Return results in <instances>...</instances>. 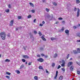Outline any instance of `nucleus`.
<instances>
[{
  "mask_svg": "<svg viewBox=\"0 0 80 80\" xmlns=\"http://www.w3.org/2000/svg\"><path fill=\"white\" fill-rule=\"evenodd\" d=\"M6 74H7V75H11V73L8 72H6Z\"/></svg>",
  "mask_w": 80,
  "mask_h": 80,
  "instance_id": "obj_26",
  "label": "nucleus"
},
{
  "mask_svg": "<svg viewBox=\"0 0 80 80\" xmlns=\"http://www.w3.org/2000/svg\"><path fill=\"white\" fill-rule=\"evenodd\" d=\"M5 12H6L7 13H8L10 12V10L9 9H6L5 11Z\"/></svg>",
  "mask_w": 80,
  "mask_h": 80,
  "instance_id": "obj_21",
  "label": "nucleus"
},
{
  "mask_svg": "<svg viewBox=\"0 0 80 80\" xmlns=\"http://www.w3.org/2000/svg\"><path fill=\"white\" fill-rule=\"evenodd\" d=\"M77 42H80V40H77Z\"/></svg>",
  "mask_w": 80,
  "mask_h": 80,
  "instance_id": "obj_56",
  "label": "nucleus"
},
{
  "mask_svg": "<svg viewBox=\"0 0 80 80\" xmlns=\"http://www.w3.org/2000/svg\"><path fill=\"white\" fill-rule=\"evenodd\" d=\"M46 73H50V72H48V71H47V69H46Z\"/></svg>",
  "mask_w": 80,
  "mask_h": 80,
  "instance_id": "obj_37",
  "label": "nucleus"
},
{
  "mask_svg": "<svg viewBox=\"0 0 80 80\" xmlns=\"http://www.w3.org/2000/svg\"><path fill=\"white\" fill-rule=\"evenodd\" d=\"M76 35L78 37L80 38V32H78L77 34H76Z\"/></svg>",
  "mask_w": 80,
  "mask_h": 80,
  "instance_id": "obj_16",
  "label": "nucleus"
},
{
  "mask_svg": "<svg viewBox=\"0 0 80 80\" xmlns=\"http://www.w3.org/2000/svg\"><path fill=\"white\" fill-rule=\"evenodd\" d=\"M65 32L68 36L69 35V31L68 29L66 30Z\"/></svg>",
  "mask_w": 80,
  "mask_h": 80,
  "instance_id": "obj_6",
  "label": "nucleus"
},
{
  "mask_svg": "<svg viewBox=\"0 0 80 80\" xmlns=\"http://www.w3.org/2000/svg\"><path fill=\"white\" fill-rule=\"evenodd\" d=\"M62 19H63V18H58V19L59 20H62Z\"/></svg>",
  "mask_w": 80,
  "mask_h": 80,
  "instance_id": "obj_49",
  "label": "nucleus"
},
{
  "mask_svg": "<svg viewBox=\"0 0 80 80\" xmlns=\"http://www.w3.org/2000/svg\"><path fill=\"white\" fill-rule=\"evenodd\" d=\"M14 21L13 20H11L9 24L10 26H13V24Z\"/></svg>",
  "mask_w": 80,
  "mask_h": 80,
  "instance_id": "obj_5",
  "label": "nucleus"
},
{
  "mask_svg": "<svg viewBox=\"0 0 80 80\" xmlns=\"http://www.w3.org/2000/svg\"><path fill=\"white\" fill-rule=\"evenodd\" d=\"M78 52V53H80V48H78L77 49Z\"/></svg>",
  "mask_w": 80,
  "mask_h": 80,
  "instance_id": "obj_22",
  "label": "nucleus"
},
{
  "mask_svg": "<svg viewBox=\"0 0 80 80\" xmlns=\"http://www.w3.org/2000/svg\"><path fill=\"white\" fill-rule=\"evenodd\" d=\"M61 66H62V67H64V66H65V62L62 64H61Z\"/></svg>",
  "mask_w": 80,
  "mask_h": 80,
  "instance_id": "obj_33",
  "label": "nucleus"
},
{
  "mask_svg": "<svg viewBox=\"0 0 80 80\" xmlns=\"http://www.w3.org/2000/svg\"><path fill=\"white\" fill-rule=\"evenodd\" d=\"M5 62H10V60L8 59H7L5 60Z\"/></svg>",
  "mask_w": 80,
  "mask_h": 80,
  "instance_id": "obj_13",
  "label": "nucleus"
},
{
  "mask_svg": "<svg viewBox=\"0 0 80 80\" xmlns=\"http://www.w3.org/2000/svg\"><path fill=\"white\" fill-rule=\"evenodd\" d=\"M6 77L8 78V79H10V77L8 76H6Z\"/></svg>",
  "mask_w": 80,
  "mask_h": 80,
  "instance_id": "obj_31",
  "label": "nucleus"
},
{
  "mask_svg": "<svg viewBox=\"0 0 80 80\" xmlns=\"http://www.w3.org/2000/svg\"><path fill=\"white\" fill-rule=\"evenodd\" d=\"M22 62H26V60L24 59H22Z\"/></svg>",
  "mask_w": 80,
  "mask_h": 80,
  "instance_id": "obj_28",
  "label": "nucleus"
},
{
  "mask_svg": "<svg viewBox=\"0 0 80 80\" xmlns=\"http://www.w3.org/2000/svg\"><path fill=\"white\" fill-rule=\"evenodd\" d=\"M63 78V76L61 75L59 78V80H62Z\"/></svg>",
  "mask_w": 80,
  "mask_h": 80,
  "instance_id": "obj_8",
  "label": "nucleus"
},
{
  "mask_svg": "<svg viewBox=\"0 0 80 80\" xmlns=\"http://www.w3.org/2000/svg\"><path fill=\"white\" fill-rule=\"evenodd\" d=\"M29 4L30 5H31V6H32V7H34V6L33 5V4L32 3V2H29Z\"/></svg>",
  "mask_w": 80,
  "mask_h": 80,
  "instance_id": "obj_18",
  "label": "nucleus"
},
{
  "mask_svg": "<svg viewBox=\"0 0 80 80\" xmlns=\"http://www.w3.org/2000/svg\"><path fill=\"white\" fill-rule=\"evenodd\" d=\"M76 3L78 4V3H80V0H76Z\"/></svg>",
  "mask_w": 80,
  "mask_h": 80,
  "instance_id": "obj_17",
  "label": "nucleus"
},
{
  "mask_svg": "<svg viewBox=\"0 0 80 80\" xmlns=\"http://www.w3.org/2000/svg\"><path fill=\"white\" fill-rule=\"evenodd\" d=\"M39 69H41V70H43V71H44V69H43V67H42V66H40L39 67Z\"/></svg>",
  "mask_w": 80,
  "mask_h": 80,
  "instance_id": "obj_12",
  "label": "nucleus"
},
{
  "mask_svg": "<svg viewBox=\"0 0 80 80\" xmlns=\"http://www.w3.org/2000/svg\"><path fill=\"white\" fill-rule=\"evenodd\" d=\"M43 24H41V23L40 24V26L41 27H42V26H43Z\"/></svg>",
  "mask_w": 80,
  "mask_h": 80,
  "instance_id": "obj_48",
  "label": "nucleus"
},
{
  "mask_svg": "<svg viewBox=\"0 0 80 80\" xmlns=\"http://www.w3.org/2000/svg\"><path fill=\"white\" fill-rule=\"evenodd\" d=\"M69 56H70V54H68L67 57V59H68V57H69Z\"/></svg>",
  "mask_w": 80,
  "mask_h": 80,
  "instance_id": "obj_34",
  "label": "nucleus"
},
{
  "mask_svg": "<svg viewBox=\"0 0 80 80\" xmlns=\"http://www.w3.org/2000/svg\"><path fill=\"white\" fill-rule=\"evenodd\" d=\"M31 12H32V13H35V10H32Z\"/></svg>",
  "mask_w": 80,
  "mask_h": 80,
  "instance_id": "obj_45",
  "label": "nucleus"
},
{
  "mask_svg": "<svg viewBox=\"0 0 80 80\" xmlns=\"http://www.w3.org/2000/svg\"><path fill=\"white\" fill-rule=\"evenodd\" d=\"M34 32L35 34H37V32L36 31H34Z\"/></svg>",
  "mask_w": 80,
  "mask_h": 80,
  "instance_id": "obj_44",
  "label": "nucleus"
},
{
  "mask_svg": "<svg viewBox=\"0 0 80 80\" xmlns=\"http://www.w3.org/2000/svg\"><path fill=\"white\" fill-rule=\"evenodd\" d=\"M6 34H5V32H2L0 33V36L2 38V39L3 40H5V37H6Z\"/></svg>",
  "mask_w": 80,
  "mask_h": 80,
  "instance_id": "obj_1",
  "label": "nucleus"
},
{
  "mask_svg": "<svg viewBox=\"0 0 80 80\" xmlns=\"http://www.w3.org/2000/svg\"><path fill=\"white\" fill-rule=\"evenodd\" d=\"M23 67H24V64H22L21 66L20 69H21V68H23Z\"/></svg>",
  "mask_w": 80,
  "mask_h": 80,
  "instance_id": "obj_15",
  "label": "nucleus"
},
{
  "mask_svg": "<svg viewBox=\"0 0 80 80\" xmlns=\"http://www.w3.org/2000/svg\"><path fill=\"white\" fill-rule=\"evenodd\" d=\"M73 28H74V29H75L76 28H77V27L75 26H74L73 27Z\"/></svg>",
  "mask_w": 80,
  "mask_h": 80,
  "instance_id": "obj_52",
  "label": "nucleus"
},
{
  "mask_svg": "<svg viewBox=\"0 0 80 80\" xmlns=\"http://www.w3.org/2000/svg\"><path fill=\"white\" fill-rule=\"evenodd\" d=\"M41 38L44 41H47V39L45 38V37L43 36H42L41 37Z\"/></svg>",
  "mask_w": 80,
  "mask_h": 80,
  "instance_id": "obj_10",
  "label": "nucleus"
},
{
  "mask_svg": "<svg viewBox=\"0 0 80 80\" xmlns=\"http://www.w3.org/2000/svg\"><path fill=\"white\" fill-rule=\"evenodd\" d=\"M52 67H55V63H52Z\"/></svg>",
  "mask_w": 80,
  "mask_h": 80,
  "instance_id": "obj_30",
  "label": "nucleus"
},
{
  "mask_svg": "<svg viewBox=\"0 0 80 80\" xmlns=\"http://www.w3.org/2000/svg\"><path fill=\"white\" fill-rule=\"evenodd\" d=\"M52 4H53L54 5H55V6L57 5V3H56V2H52Z\"/></svg>",
  "mask_w": 80,
  "mask_h": 80,
  "instance_id": "obj_24",
  "label": "nucleus"
},
{
  "mask_svg": "<svg viewBox=\"0 0 80 80\" xmlns=\"http://www.w3.org/2000/svg\"><path fill=\"white\" fill-rule=\"evenodd\" d=\"M17 73L18 74V73H20V71L17 70Z\"/></svg>",
  "mask_w": 80,
  "mask_h": 80,
  "instance_id": "obj_38",
  "label": "nucleus"
},
{
  "mask_svg": "<svg viewBox=\"0 0 80 80\" xmlns=\"http://www.w3.org/2000/svg\"><path fill=\"white\" fill-rule=\"evenodd\" d=\"M77 9L78 11L77 16V17H79V15H80V9H79V8H78Z\"/></svg>",
  "mask_w": 80,
  "mask_h": 80,
  "instance_id": "obj_3",
  "label": "nucleus"
},
{
  "mask_svg": "<svg viewBox=\"0 0 80 80\" xmlns=\"http://www.w3.org/2000/svg\"><path fill=\"white\" fill-rule=\"evenodd\" d=\"M57 75H55V76L54 77V79H57Z\"/></svg>",
  "mask_w": 80,
  "mask_h": 80,
  "instance_id": "obj_36",
  "label": "nucleus"
},
{
  "mask_svg": "<svg viewBox=\"0 0 80 80\" xmlns=\"http://www.w3.org/2000/svg\"><path fill=\"white\" fill-rule=\"evenodd\" d=\"M23 48H24V50H26V49L25 48V47H23Z\"/></svg>",
  "mask_w": 80,
  "mask_h": 80,
  "instance_id": "obj_58",
  "label": "nucleus"
},
{
  "mask_svg": "<svg viewBox=\"0 0 80 80\" xmlns=\"http://www.w3.org/2000/svg\"><path fill=\"white\" fill-rule=\"evenodd\" d=\"M51 40H55V38H51Z\"/></svg>",
  "mask_w": 80,
  "mask_h": 80,
  "instance_id": "obj_39",
  "label": "nucleus"
},
{
  "mask_svg": "<svg viewBox=\"0 0 80 80\" xmlns=\"http://www.w3.org/2000/svg\"><path fill=\"white\" fill-rule=\"evenodd\" d=\"M40 49L41 50H43V48H41Z\"/></svg>",
  "mask_w": 80,
  "mask_h": 80,
  "instance_id": "obj_59",
  "label": "nucleus"
},
{
  "mask_svg": "<svg viewBox=\"0 0 80 80\" xmlns=\"http://www.w3.org/2000/svg\"><path fill=\"white\" fill-rule=\"evenodd\" d=\"M58 71H56V75H58Z\"/></svg>",
  "mask_w": 80,
  "mask_h": 80,
  "instance_id": "obj_50",
  "label": "nucleus"
},
{
  "mask_svg": "<svg viewBox=\"0 0 80 80\" xmlns=\"http://www.w3.org/2000/svg\"><path fill=\"white\" fill-rule=\"evenodd\" d=\"M23 57L24 58H26V59L29 58V56L27 55H24L23 56Z\"/></svg>",
  "mask_w": 80,
  "mask_h": 80,
  "instance_id": "obj_7",
  "label": "nucleus"
},
{
  "mask_svg": "<svg viewBox=\"0 0 80 80\" xmlns=\"http://www.w3.org/2000/svg\"><path fill=\"white\" fill-rule=\"evenodd\" d=\"M64 30H65V28H64V27H62L61 31H62V32H63Z\"/></svg>",
  "mask_w": 80,
  "mask_h": 80,
  "instance_id": "obj_25",
  "label": "nucleus"
},
{
  "mask_svg": "<svg viewBox=\"0 0 80 80\" xmlns=\"http://www.w3.org/2000/svg\"><path fill=\"white\" fill-rule=\"evenodd\" d=\"M58 56V54L57 53H55L54 54L53 58H57Z\"/></svg>",
  "mask_w": 80,
  "mask_h": 80,
  "instance_id": "obj_11",
  "label": "nucleus"
},
{
  "mask_svg": "<svg viewBox=\"0 0 80 80\" xmlns=\"http://www.w3.org/2000/svg\"><path fill=\"white\" fill-rule=\"evenodd\" d=\"M62 23H64L65 21H62Z\"/></svg>",
  "mask_w": 80,
  "mask_h": 80,
  "instance_id": "obj_63",
  "label": "nucleus"
},
{
  "mask_svg": "<svg viewBox=\"0 0 80 80\" xmlns=\"http://www.w3.org/2000/svg\"><path fill=\"white\" fill-rule=\"evenodd\" d=\"M45 58H47L48 57V56L47 55H44V56Z\"/></svg>",
  "mask_w": 80,
  "mask_h": 80,
  "instance_id": "obj_51",
  "label": "nucleus"
},
{
  "mask_svg": "<svg viewBox=\"0 0 80 80\" xmlns=\"http://www.w3.org/2000/svg\"><path fill=\"white\" fill-rule=\"evenodd\" d=\"M59 22H55V24H58V23Z\"/></svg>",
  "mask_w": 80,
  "mask_h": 80,
  "instance_id": "obj_55",
  "label": "nucleus"
},
{
  "mask_svg": "<svg viewBox=\"0 0 80 80\" xmlns=\"http://www.w3.org/2000/svg\"><path fill=\"white\" fill-rule=\"evenodd\" d=\"M74 68V67H73V65L71 66L70 68V70L71 71H73V70Z\"/></svg>",
  "mask_w": 80,
  "mask_h": 80,
  "instance_id": "obj_9",
  "label": "nucleus"
},
{
  "mask_svg": "<svg viewBox=\"0 0 80 80\" xmlns=\"http://www.w3.org/2000/svg\"><path fill=\"white\" fill-rule=\"evenodd\" d=\"M62 71H63L64 72H65V68H62Z\"/></svg>",
  "mask_w": 80,
  "mask_h": 80,
  "instance_id": "obj_43",
  "label": "nucleus"
},
{
  "mask_svg": "<svg viewBox=\"0 0 80 80\" xmlns=\"http://www.w3.org/2000/svg\"><path fill=\"white\" fill-rule=\"evenodd\" d=\"M72 64H73V62H69L68 63L67 66L68 67H70V66H71Z\"/></svg>",
  "mask_w": 80,
  "mask_h": 80,
  "instance_id": "obj_4",
  "label": "nucleus"
},
{
  "mask_svg": "<svg viewBox=\"0 0 80 80\" xmlns=\"http://www.w3.org/2000/svg\"><path fill=\"white\" fill-rule=\"evenodd\" d=\"M73 53H74V54H77V53H78V51H77L76 50H74L73 51Z\"/></svg>",
  "mask_w": 80,
  "mask_h": 80,
  "instance_id": "obj_14",
  "label": "nucleus"
},
{
  "mask_svg": "<svg viewBox=\"0 0 80 80\" xmlns=\"http://www.w3.org/2000/svg\"><path fill=\"white\" fill-rule=\"evenodd\" d=\"M16 31H17V30H18V28H16Z\"/></svg>",
  "mask_w": 80,
  "mask_h": 80,
  "instance_id": "obj_57",
  "label": "nucleus"
},
{
  "mask_svg": "<svg viewBox=\"0 0 80 80\" xmlns=\"http://www.w3.org/2000/svg\"><path fill=\"white\" fill-rule=\"evenodd\" d=\"M31 17H32V16H31V15H29L28 16V18H31Z\"/></svg>",
  "mask_w": 80,
  "mask_h": 80,
  "instance_id": "obj_29",
  "label": "nucleus"
},
{
  "mask_svg": "<svg viewBox=\"0 0 80 80\" xmlns=\"http://www.w3.org/2000/svg\"><path fill=\"white\" fill-rule=\"evenodd\" d=\"M25 64H26V65H27V62H26Z\"/></svg>",
  "mask_w": 80,
  "mask_h": 80,
  "instance_id": "obj_62",
  "label": "nucleus"
},
{
  "mask_svg": "<svg viewBox=\"0 0 80 80\" xmlns=\"http://www.w3.org/2000/svg\"><path fill=\"white\" fill-rule=\"evenodd\" d=\"M60 67H61V66H60V65H59L57 68L58 69H59V68H60Z\"/></svg>",
  "mask_w": 80,
  "mask_h": 80,
  "instance_id": "obj_46",
  "label": "nucleus"
},
{
  "mask_svg": "<svg viewBox=\"0 0 80 80\" xmlns=\"http://www.w3.org/2000/svg\"><path fill=\"white\" fill-rule=\"evenodd\" d=\"M37 57H40V55L38 54L37 55Z\"/></svg>",
  "mask_w": 80,
  "mask_h": 80,
  "instance_id": "obj_42",
  "label": "nucleus"
},
{
  "mask_svg": "<svg viewBox=\"0 0 80 80\" xmlns=\"http://www.w3.org/2000/svg\"><path fill=\"white\" fill-rule=\"evenodd\" d=\"M74 8V11H77V8Z\"/></svg>",
  "mask_w": 80,
  "mask_h": 80,
  "instance_id": "obj_47",
  "label": "nucleus"
},
{
  "mask_svg": "<svg viewBox=\"0 0 80 80\" xmlns=\"http://www.w3.org/2000/svg\"><path fill=\"white\" fill-rule=\"evenodd\" d=\"M46 10L47 12H49L50 11V10H49V9H48L47 8L46 9Z\"/></svg>",
  "mask_w": 80,
  "mask_h": 80,
  "instance_id": "obj_32",
  "label": "nucleus"
},
{
  "mask_svg": "<svg viewBox=\"0 0 80 80\" xmlns=\"http://www.w3.org/2000/svg\"><path fill=\"white\" fill-rule=\"evenodd\" d=\"M41 56H42V57H44V56H45V55H44V54L43 53H42L41 54Z\"/></svg>",
  "mask_w": 80,
  "mask_h": 80,
  "instance_id": "obj_41",
  "label": "nucleus"
},
{
  "mask_svg": "<svg viewBox=\"0 0 80 80\" xmlns=\"http://www.w3.org/2000/svg\"><path fill=\"white\" fill-rule=\"evenodd\" d=\"M34 78L35 79V80H38V77H37V76H35L34 77Z\"/></svg>",
  "mask_w": 80,
  "mask_h": 80,
  "instance_id": "obj_20",
  "label": "nucleus"
},
{
  "mask_svg": "<svg viewBox=\"0 0 80 80\" xmlns=\"http://www.w3.org/2000/svg\"><path fill=\"white\" fill-rule=\"evenodd\" d=\"M8 7L9 8H11V5L10 4H9Z\"/></svg>",
  "mask_w": 80,
  "mask_h": 80,
  "instance_id": "obj_35",
  "label": "nucleus"
},
{
  "mask_svg": "<svg viewBox=\"0 0 80 80\" xmlns=\"http://www.w3.org/2000/svg\"><path fill=\"white\" fill-rule=\"evenodd\" d=\"M77 73L78 74V75H80V71L77 70Z\"/></svg>",
  "mask_w": 80,
  "mask_h": 80,
  "instance_id": "obj_23",
  "label": "nucleus"
},
{
  "mask_svg": "<svg viewBox=\"0 0 80 80\" xmlns=\"http://www.w3.org/2000/svg\"><path fill=\"white\" fill-rule=\"evenodd\" d=\"M36 21H37V19H35L34 20L33 22H34V23H36Z\"/></svg>",
  "mask_w": 80,
  "mask_h": 80,
  "instance_id": "obj_40",
  "label": "nucleus"
},
{
  "mask_svg": "<svg viewBox=\"0 0 80 80\" xmlns=\"http://www.w3.org/2000/svg\"><path fill=\"white\" fill-rule=\"evenodd\" d=\"M37 61L40 62H43L44 61V60L42 58H39L37 59Z\"/></svg>",
  "mask_w": 80,
  "mask_h": 80,
  "instance_id": "obj_2",
  "label": "nucleus"
},
{
  "mask_svg": "<svg viewBox=\"0 0 80 80\" xmlns=\"http://www.w3.org/2000/svg\"><path fill=\"white\" fill-rule=\"evenodd\" d=\"M38 34H39V36H42V33L41 32L39 31L38 32Z\"/></svg>",
  "mask_w": 80,
  "mask_h": 80,
  "instance_id": "obj_19",
  "label": "nucleus"
},
{
  "mask_svg": "<svg viewBox=\"0 0 80 80\" xmlns=\"http://www.w3.org/2000/svg\"><path fill=\"white\" fill-rule=\"evenodd\" d=\"M70 60H72V58H70Z\"/></svg>",
  "mask_w": 80,
  "mask_h": 80,
  "instance_id": "obj_61",
  "label": "nucleus"
},
{
  "mask_svg": "<svg viewBox=\"0 0 80 80\" xmlns=\"http://www.w3.org/2000/svg\"><path fill=\"white\" fill-rule=\"evenodd\" d=\"M78 27H80V24H78Z\"/></svg>",
  "mask_w": 80,
  "mask_h": 80,
  "instance_id": "obj_60",
  "label": "nucleus"
},
{
  "mask_svg": "<svg viewBox=\"0 0 80 80\" xmlns=\"http://www.w3.org/2000/svg\"><path fill=\"white\" fill-rule=\"evenodd\" d=\"M43 24H45V21H43L42 22Z\"/></svg>",
  "mask_w": 80,
  "mask_h": 80,
  "instance_id": "obj_53",
  "label": "nucleus"
},
{
  "mask_svg": "<svg viewBox=\"0 0 80 80\" xmlns=\"http://www.w3.org/2000/svg\"><path fill=\"white\" fill-rule=\"evenodd\" d=\"M0 57H1V54H0Z\"/></svg>",
  "mask_w": 80,
  "mask_h": 80,
  "instance_id": "obj_64",
  "label": "nucleus"
},
{
  "mask_svg": "<svg viewBox=\"0 0 80 80\" xmlns=\"http://www.w3.org/2000/svg\"><path fill=\"white\" fill-rule=\"evenodd\" d=\"M18 19H22V16H18Z\"/></svg>",
  "mask_w": 80,
  "mask_h": 80,
  "instance_id": "obj_27",
  "label": "nucleus"
},
{
  "mask_svg": "<svg viewBox=\"0 0 80 80\" xmlns=\"http://www.w3.org/2000/svg\"><path fill=\"white\" fill-rule=\"evenodd\" d=\"M31 64H32V62H29L28 63L29 65H31Z\"/></svg>",
  "mask_w": 80,
  "mask_h": 80,
  "instance_id": "obj_54",
  "label": "nucleus"
}]
</instances>
